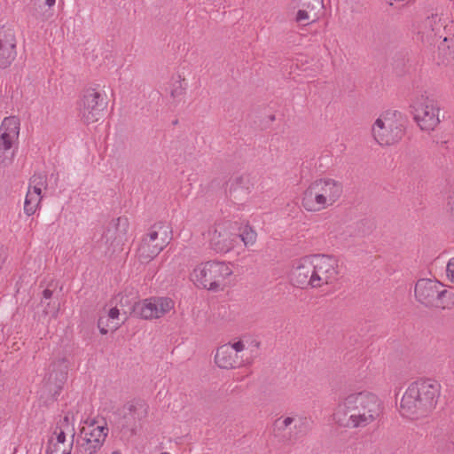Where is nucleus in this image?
Wrapping results in <instances>:
<instances>
[{
  "label": "nucleus",
  "instance_id": "f257e3e1",
  "mask_svg": "<svg viewBox=\"0 0 454 454\" xmlns=\"http://www.w3.org/2000/svg\"><path fill=\"white\" fill-rule=\"evenodd\" d=\"M291 278L295 285L302 287L322 288L339 282L341 278V268L333 256L307 254L294 261Z\"/></svg>",
  "mask_w": 454,
  "mask_h": 454
},
{
  "label": "nucleus",
  "instance_id": "f03ea898",
  "mask_svg": "<svg viewBox=\"0 0 454 454\" xmlns=\"http://www.w3.org/2000/svg\"><path fill=\"white\" fill-rule=\"evenodd\" d=\"M382 403L370 391L353 392L346 395L337 405L333 419L345 427H366L382 414Z\"/></svg>",
  "mask_w": 454,
  "mask_h": 454
},
{
  "label": "nucleus",
  "instance_id": "7ed1b4c3",
  "mask_svg": "<svg viewBox=\"0 0 454 454\" xmlns=\"http://www.w3.org/2000/svg\"><path fill=\"white\" fill-rule=\"evenodd\" d=\"M441 395V385L432 379L419 380L409 385L400 403L403 417L416 419L434 410Z\"/></svg>",
  "mask_w": 454,
  "mask_h": 454
},
{
  "label": "nucleus",
  "instance_id": "20e7f679",
  "mask_svg": "<svg viewBox=\"0 0 454 454\" xmlns=\"http://www.w3.org/2000/svg\"><path fill=\"white\" fill-rule=\"evenodd\" d=\"M189 280L200 289L213 293L223 292L234 280L230 262L210 260L197 263L189 273Z\"/></svg>",
  "mask_w": 454,
  "mask_h": 454
},
{
  "label": "nucleus",
  "instance_id": "39448f33",
  "mask_svg": "<svg viewBox=\"0 0 454 454\" xmlns=\"http://www.w3.org/2000/svg\"><path fill=\"white\" fill-rule=\"evenodd\" d=\"M414 297L427 309L450 310L454 308V293L436 278H419L414 286Z\"/></svg>",
  "mask_w": 454,
  "mask_h": 454
},
{
  "label": "nucleus",
  "instance_id": "423d86ee",
  "mask_svg": "<svg viewBox=\"0 0 454 454\" xmlns=\"http://www.w3.org/2000/svg\"><path fill=\"white\" fill-rule=\"evenodd\" d=\"M373 140L380 146H389L398 143L404 135V118L396 110L380 113L371 127Z\"/></svg>",
  "mask_w": 454,
  "mask_h": 454
},
{
  "label": "nucleus",
  "instance_id": "0eeeda50",
  "mask_svg": "<svg viewBox=\"0 0 454 454\" xmlns=\"http://www.w3.org/2000/svg\"><path fill=\"white\" fill-rule=\"evenodd\" d=\"M254 348L258 349L259 342L247 337L233 340L231 342L220 346L215 355V364L224 370L240 368L252 363V357H243L242 352Z\"/></svg>",
  "mask_w": 454,
  "mask_h": 454
},
{
  "label": "nucleus",
  "instance_id": "6e6552de",
  "mask_svg": "<svg viewBox=\"0 0 454 454\" xmlns=\"http://www.w3.org/2000/svg\"><path fill=\"white\" fill-rule=\"evenodd\" d=\"M106 108V93L99 87L85 89L77 101L78 114L86 123L98 121L103 117Z\"/></svg>",
  "mask_w": 454,
  "mask_h": 454
},
{
  "label": "nucleus",
  "instance_id": "1a4fd4ad",
  "mask_svg": "<svg viewBox=\"0 0 454 454\" xmlns=\"http://www.w3.org/2000/svg\"><path fill=\"white\" fill-rule=\"evenodd\" d=\"M172 239L171 228L164 224H156L143 239L137 257L141 262H149L169 244Z\"/></svg>",
  "mask_w": 454,
  "mask_h": 454
},
{
  "label": "nucleus",
  "instance_id": "9d476101",
  "mask_svg": "<svg viewBox=\"0 0 454 454\" xmlns=\"http://www.w3.org/2000/svg\"><path fill=\"white\" fill-rule=\"evenodd\" d=\"M108 432L107 423L103 418L86 420L81 429V454L96 453L103 446Z\"/></svg>",
  "mask_w": 454,
  "mask_h": 454
},
{
  "label": "nucleus",
  "instance_id": "9b49d317",
  "mask_svg": "<svg viewBox=\"0 0 454 454\" xmlns=\"http://www.w3.org/2000/svg\"><path fill=\"white\" fill-rule=\"evenodd\" d=\"M413 119L421 130L432 131L441 122L440 107L432 98L420 97L411 105Z\"/></svg>",
  "mask_w": 454,
  "mask_h": 454
},
{
  "label": "nucleus",
  "instance_id": "f8f14e48",
  "mask_svg": "<svg viewBox=\"0 0 454 454\" xmlns=\"http://www.w3.org/2000/svg\"><path fill=\"white\" fill-rule=\"evenodd\" d=\"M238 223L226 222L218 224L209 233V245L216 253L226 254L239 245Z\"/></svg>",
  "mask_w": 454,
  "mask_h": 454
},
{
  "label": "nucleus",
  "instance_id": "ddd939ff",
  "mask_svg": "<svg viewBox=\"0 0 454 454\" xmlns=\"http://www.w3.org/2000/svg\"><path fill=\"white\" fill-rule=\"evenodd\" d=\"M174 309V301L168 297H151L135 303L134 314L143 319H156Z\"/></svg>",
  "mask_w": 454,
  "mask_h": 454
},
{
  "label": "nucleus",
  "instance_id": "4468645a",
  "mask_svg": "<svg viewBox=\"0 0 454 454\" xmlns=\"http://www.w3.org/2000/svg\"><path fill=\"white\" fill-rule=\"evenodd\" d=\"M315 182L325 210L333 207L340 200L343 186L340 181L332 177H318L315 179Z\"/></svg>",
  "mask_w": 454,
  "mask_h": 454
},
{
  "label": "nucleus",
  "instance_id": "2eb2a0df",
  "mask_svg": "<svg viewBox=\"0 0 454 454\" xmlns=\"http://www.w3.org/2000/svg\"><path fill=\"white\" fill-rule=\"evenodd\" d=\"M16 43L13 29L0 27V68L9 67L15 59Z\"/></svg>",
  "mask_w": 454,
  "mask_h": 454
},
{
  "label": "nucleus",
  "instance_id": "dca6fc26",
  "mask_svg": "<svg viewBox=\"0 0 454 454\" xmlns=\"http://www.w3.org/2000/svg\"><path fill=\"white\" fill-rule=\"evenodd\" d=\"M46 188V182L43 176H33L26 194L24 212L27 215H34L40 207L42 192Z\"/></svg>",
  "mask_w": 454,
  "mask_h": 454
},
{
  "label": "nucleus",
  "instance_id": "f3484780",
  "mask_svg": "<svg viewBox=\"0 0 454 454\" xmlns=\"http://www.w3.org/2000/svg\"><path fill=\"white\" fill-rule=\"evenodd\" d=\"M324 7V0H302L294 16V21L301 26L317 22Z\"/></svg>",
  "mask_w": 454,
  "mask_h": 454
},
{
  "label": "nucleus",
  "instance_id": "a211bd4d",
  "mask_svg": "<svg viewBox=\"0 0 454 454\" xmlns=\"http://www.w3.org/2000/svg\"><path fill=\"white\" fill-rule=\"evenodd\" d=\"M301 207L308 213L317 214L325 210L319 196L315 179L309 182L302 190L300 196Z\"/></svg>",
  "mask_w": 454,
  "mask_h": 454
},
{
  "label": "nucleus",
  "instance_id": "6ab92c4d",
  "mask_svg": "<svg viewBox=\"0 0 454 454\" xmlns=\"http://www.w3.org/2000/svg\"><path fill=\"white\" fill-rule=\"evenodd\" d=\"M128 318L127 313H121L117 308H111L98 319V328L102 334L114 332Z\"/></svg>",
  "mask_w": 454,
  "mask_h": 454
},
{
  "label": "nucleus",
  "instance_id": "aec40b11",
  "mask_svg": "<svg viewBox=\"0 0 454 454\" xmlns=\"http://www.w3.org/2000/svg\"><path fill=\"white\" fill-rule=\"evenodd\" d=\"M73 444L74 436L54 430L48 442L47 454H71Z\"/></svg>",
  "mask_w": 454,
  "mask_h": 454
},
{
  "label": "nucleus",
  "instance_id": "412c9836",
  "mask_svg": "<svg viewBox=\"0 0 454 454\" xmlns=\"http://www.w3.org/2000/svg\"><path fill=\"white\" fill-rule=\"evenodd\" d=\"M20 120L16 115L4 117L0 124V140L18 145Z\"/></svg>",
  "mask_w": 454,
  "mask_h": 454
},
{
  "label": "nucleus",
  "instance_id": "4be33fe9",
  "mask_svg": "<svg viewBox=\"0 0 454 454\" xmlns=\"http://www.w3.org/2000/svg\"><path fill=\"white\" fill-rule=\"evenodd\" d=\"M188 82L181 74L173 75L168 85V95L172 103L184 102Z\"/></svg>",
  "mask_w": 454,
  "mask_h": 454
},
{
  "label": "nucleus",
  "instance_id": "5701e85b",
  "mask_svg": "<svg viewBox=\"0 0 454 454\" xmlns=\"http://www.w3.org/2000/svg\"><path fill=\"white\" fill-rule=\"evenodd\" d=\"M17 145L0 140V167L11 165L14 160Z\"/></svg>",
  "mask_w": 454,
  "mask_h": 454
},
{
  "label": "nucleus",
  "instance_id": "b1692460",
  "mask_svg": "<svg viewBox=\"0 0 454 454\" xmlns=\"http://www.w3.org/2000/svg\"><path fill=\"white\" fill-rule=\"evenodd\" d=\"M76 418L75 414L72 411H67L63 418L59 421L55 431L63 432L64 434L74 437V423Z\"/></svg>",
  "mask_w": 454,
  "mask_h": 454
},
{
  "label": "nucleus",
  "instance_id": "393cba45",
  "mask_svg": "<svg viewBox=\"0 0 454 454\" xmlns=\"http://www.w3.org/2000/svg\"><path fill=\"white\" fill-rule=\"evenodd\" d=\"M238 230L239 231L238 239H240L246 247H251L256 244L258 235L254 227L249 224H246L238 228Z\"/></svg>",
  "mask_w": 454,
  "mask_h": 454
},
{
  "label": "nucleus",
  "instance_id": "a878e982",
  "mask_svg": "<svg viewBox=\"0 0 454 454\" xmlns=\"http://www.w3.org/2000/svg\"><path fill=\"white\" fill-rule=\"evenodd\" d=\"M294 421L293 417L286 416L280 417L274 422V432L276 434H281L286 430Z\"/></svg>",
  "mask_w": 454,
  "mask_h": 454
},
{
  "label": "nucleus",
  "instance_id": "bb28decb",
  "mask_svg": "<svg viewBox=\"0 0 454 454\" xmlns=\"http://www.w3.org/2000/svg\"><path fill=\"white\" fill-rule=\"evenodd\" d=\"M446 277L454 284V257L450 259L446 266Z\"/></svg>",
  "mask_w": 454,
  "mask_h": 454
},
{
  "label": "nucleus",
  "instance_id": "cd10ccee",
  "mask_svg": "<svg viewBox=\"0 0 454 454\" xmlns=\"http://www.w3.org/2000/svg\"><path fill=\"white\" fill-rule=\"evenodd\" d=\"M447 208L450 219L454 222V192L449 194L447 198Z\"/></svg>",
  "mask_w": 454,
  "mask_h": 454
},
{
  "label": "nucleus",
  "instance_id": "c85d7f7f",
  "mask_svg": "<svg viewBox=\"0 0 454 454\" xmlns=\"http://www.w3.org/2000/svg\"><path fill=\"white\" fill-rule=\"evenodd\" d=\"M39 3V7H42L43 5L48 6L50 9H51L56 3V0H37Z\"/></svg>",
  "mask_w": 454,
  "mask_h": 454
},
{
  "label": "nucleus",
  "instance_id": "c756f323",
  "mask_svg": "<svg viewBox=\"0 0 454 454\" xmlns=\"http://www.w3.org/2000/svg\"><path fill=\"white\" fill-rule=\"evenodd\" d=\"M43 295L44 298L49 299L51 296V291L46 289L43 291Z\"/></svg>",
  "mask_w": 454,
  "mask_h": 454
},
{
  "label": "nucleus",
  "instance_id": "7c9ffc66",
  "mask_svg": "<svg viewBox=\"0 0 454 454\" xmlns=\"http://www.w3.org/2000/svg\"><path fill=\"white\" fill-rule=\"evenodd\" d=\"M51 15H52L51 12H49V11H46L45 13L43 14L45 19L49 18Z\"/></svg>",
  "mask_w": 454,
  "mask_h": 454
},
{
  "label": "nucleus",
  "instance_id": "2f4dec72",
  "mask_svg": "<svg viewBox=\"0 0 454 454\" xmlns=\"http://www.w3.org/2000/svg\"><path fill=\"white\" fill-rule=\"evenodd\" d=\"M110 454H121V452L119 450H114Z\"/></svg>",
  "mask_w": 454,
  "mask_h": 454
}]
</instances>
